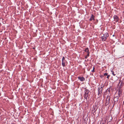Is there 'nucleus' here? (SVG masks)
Segmentation results:
<instances>
[{
    "label": "nucleus",
    "mask_w": 124,
    "mask_h": 124,
    "mask_svg": "<svg viewBox=\"0 0 124 124\" xmlns=\"http://www.w3.org/2000/svg\"><path fill=\"white\" fill-rule=\"evenodd\" d=\"M110 76V75H107V78L109 79Z\"/></svg>",
    "instance_id": "17"
},
{
    "label": "nucleus",
    "mask_w": 124,
    "mask_h": 124,
    "mask_svg": "<svg viewBox=\"0 0 124 124\" xmlns=\"http://www.w3.org/2000/svg\"><path fill=\"white\" fill-rule=\"evenodd\" d=\"M85 52H86L87 53V56H89V50L88 48H86L85 50Z\"/></svg>",
    "instance_id": "10"
},
{
    "label": "nucleus",
    "mask_w": 124,
    "mask_h": 124,
    "mask_svg": "<svg viewBox=\"0 0 124 124\" xmlns=\"http://www.w3.org/2000/svg\"><path fill=\"white\" fill-rule=\"evenodd\" d=\"M66 62V61H62V65L63 67L65 66V63Z\"/></svg>",
    "instance_id": "12"
},
{
    "label": "nucleus",
    "mask_w": 124,
    "mask_h": 124,
    "mask_svg": "<svg viewBox=\"0 0 124 124\" xmlns=\"http://www.w3.org/2000/svg\"><path fill=\"white\" fill-rule=\"evenodd\" d=\"M89 92V90L87 89H85V94H88Z\"/></svg>",
    "instance_id": "11"
},
{
    "label": "nucleus",
    "mask_w": 124,
    "mask_h": 124,
    "mask_svg": "<svg viewBox=\"0 0 124 124\" xmlns=\"http://www.w3.org/2000/svg\"><path fill=\"white\" fill-rule=\"evenodd\" d=\"M104 87L103 85H100L98 89V95L99 97H100L102 95L103 89Z\"/></svg>",
    "instance_id": "1"
},
{
    "label": "nucleus",
    "mask_w": 124,
    "mask_h": 124,
    "mask_svg": "<svg viewBox=\"0 0 124 124\" xmlns=\"http://www.w3.org/2000/svg\"><path fill=\"white\" fill-rule=\"evenodd\" d=\"M93 20L94 21L95 20L94 16L92 14L91 16L89 19V20L90 21H92Z\"/></svg>",
    "instance_id": "8"
},
{
    "label": "nucleus",
    "mask_w": 124,
    "mask_h": 124,
    "mask_svg": "<svg viewBox=\"0 0 124 124\" xmlns=\"http://www.w3.org/2000/svg\"><path fill=\"white\" fill-rule=\"evenodd\" d=\"M113 18L114 21L116 22H117L118 21L119 19L118 17L117 16L114 15L113 16Z\"/></svg>",
    "instance_id": "5"
},
{
    "label": "nucleus",
    "mask_w": 124,
    "mask_h": 124,
    "mask_svg": "<svg viewBox=\"0 0 124 124\" xmlns=\"http://www.w3.org/2000/svg\"><path fill=\"white\" fill-rule=\"evenodd\" d=\"M88 56H87V55L86 56H85V59H86V58H87V57H88Z\"/></svg>",
    "instance_id": "19"
},
{
    "label": "nucleus",
    "mask_w": 124,
    "mask_h": 124,
    "mask_svg": "<svg viewBox=\"0 0 124 124\" xmlns=\"http://www.w3.org/2000/svg\"><path fill=\"white\" fill-rule=\"evenodd\" d=\"M96 110H95V108H92V113L93 114V115H95L96 114L95 111Z\"/></svg>",
    "instance_id": "9"
},
{
    "label": "nucleus",
    "mask_w": 124,
    "mask_h": 124,
    "mask_svg": "<svg viewBox=\"0 0 124 124\" xmlns=\"http://www.w3.org/2000/svg\"><path fill=\"white\" fill-rule=\"evenodd\" d=\"M14 124V123H12V124Z\"/></svg>",
    "instance_id": "21"
},
{
    "label": "nucleus",
    "mask_w": 124,
    "mask_h": 124,
    "mask_svg": "<svg viewBox=\"0 0 124 124\" xmlns=\"http://www.w3.org/2000/svg\"><path fill=\"white\" fill-rule=\"evenodd\" d=\"M113 36H114V35H113Z\"/></svg>",
    "instance_id": "22"
},
{
    "label": "nucleus",
    "mask_w": 124,
    "mask_h": 124,
    "mask_svg": "<svg viewBox=\"0 0 124 124\" xmlns=\"http://www.w3.org/2000/svg\"><path fill=\"white\" fill-rule=\"evenodd\" d=\"M78 78L81 81H83L85 80V78L83 77H79Z\"/></svg>",
    "instance_id": "6"
},
{
    "label": "nucleus",
    "mask_w": 124,
    "mask_h": 124,
    "mask_svg": "<svg viewBox=\"0 0 124 124\" xmlns=\"http://www.w3.org/2000/svg\"><path fill=\"white\" fill-rule=\"evenodd\" d=\"M111 72L112 73V74L114 76H115L116 75V74H114V72L113 70H111Z\"/></svg>",
    "instance_id": "14"
},
{
    "label": "nucleus",
    "mask_w": 124,
    "mask_h": 124,
    "mask_svg": "<svg viewBox=\"0 0 124 124\" xmlns=\"http://www.w3.org/2000/svg\"><path fill=\"white\" fill-rule=\"evenodd\" d=\"M119 98V97H118V96H116L114 97V103L113 105V106H114V104L117 103V101H118Z\"/></svg>",
    "instance_id": "4"
},
{
    "label": "nucleus",
    "mask_w": 124,
    "mask_h": 124,
    "mask_svg": "<svg viewBox=\"0 0 124 124\" xmlns=\"http://www.w3.org/2000/svg\"><path fill=\"white\" fill-rule=\"evenodd\" d=\"M121 87H122L121 86H119V89H121Z\"/></svg>",
    "instance_id": "20"
},
{
    "label": "nucleus",
    "mask_w": 124,
    "mask_h": 124,
    "mask_svg": "<svg viewBox=\"0 0 124 124\" xmlns=\"http://www.w3.org/2000/svg\"><path fill=\"white\" fill-rule=\"evenodd\" d=\"M122 93V90L121 89H119L118 90V97H120Z\"/></svg>",
    "instance_id": "7"
},
{
    "label": "nucleus",
    "mask_w": 124,
    "mask_h": 124,
    "mask_svg": "<svg viewBox=\"0 0 124 124\" xmlns=\"http://www.w3.org/2000/svg\"><path fill=\"white\" fill-rule=\"evenodd\" d=\"M110 96H108L106 99V101L105 104V105L107 106L108 104L110 103Z\"/></svg>",
    "instance_id": "3"
},
{
    "label": "nucleus",
    "mask_w": 124,
    "mask_h": 124,
    "mask_svg": "<svg viewBox=\"0 0 124 124\" xmlns=\"http://www.w3.org/2000/svg\"><path fill=\"white\" fill-rule=\"evenodd\" d=\"M88 94H84V98L87 99V98L88 97Z\"/></svg>",
    "instance_id": "13"
},
{
    "label": "nucleus",
    "mask_w": 124,
    "mask_h": 124,
    "mask_svg": "<svg viewBox=\"0 0 124 124\" xmlns=\"http://www.w3.org/2000/svg\"><path fill=\"white\" fill-rule=\"evenodd\" d=\"M108 74L107 73H105L104 74V76H106Z\"/></svg>",
    "instance_id": "18"
},
{
    "label": "nucleus",
    "mask_w": 124,
    "mask_h": 124,
    "mask_svg": "<svg viewBox=\"0 0 124 124\" xmlns=\"http://www.w3.org/2000/svg\"><path fill=\"white\" fill-rule=\"evenodd\" d=\"M108 34L107 33H106L103 35V36L101 37L102 41H104L106 40L108 37L109 36Z\"/></svg>",
    "instance_id": "2"
},
{
    "label": "nucleus",
    "mask_w": 124,
    "mask_h": 124,
    "mask_svg": "<svg viewBox=\"0 0 124 124\" xmlns=\"http://www.w3.org/2000/svg\"><path fill=\"white\" fill-rule=\"evenodd\" d=\"M94 67L93 68V70H92V72H94Z\"/></svg>",
    "instance_id": "16"
},
{
    "label": "nucleus",
    "mask_w": 124,
    "mask_h": 124,
    "mask_svg": "<svg viewBox=\"0 0 124 124\" xmlns=\"http://www.w3.org/2000/svg\"><path fill=\"white\" fill-rule=\"evenodd\" d=\"M62 61H66L65 60V58H64V57L63 56L62 57Z\"/></svg>",
    "instance_id": "15"
}]
</instances>
